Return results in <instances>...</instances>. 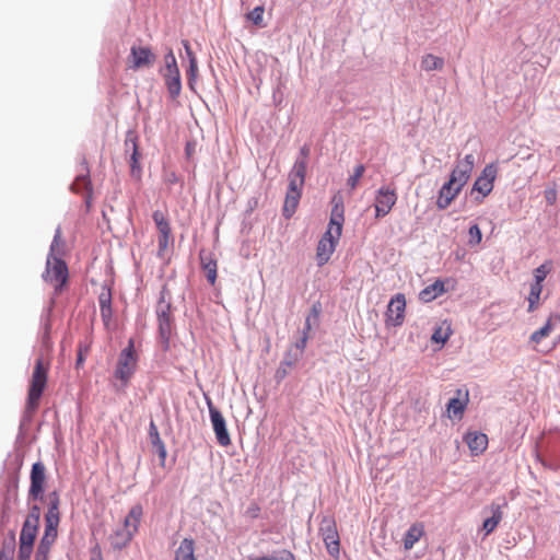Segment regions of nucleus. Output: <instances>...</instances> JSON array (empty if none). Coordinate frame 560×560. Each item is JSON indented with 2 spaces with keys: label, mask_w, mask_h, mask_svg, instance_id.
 I'll return each mask as SVG.
<instances>
[{
  "label": "nucleus",
  "mask_w": 560,
  "mask_h": 560,
  "mask_svg": "<svg viewBox=\"0 0 560 560\" xmlns=\"http://www.w3.org/2000/svg\"><path fill=\"white\" fill-rule=\"evenodd\" d=\"M38 525L24 522L20 534V542L34 545L37 536Z\"/></svg>",
  "instance_id": "c756f323"
},
{
  "label": "nucleus",
  "mask_w": 560,
  "mask_h": 560,
  "mask_svg": "<svg viewBox=\"0 0 560 560\" xmlns=\"http://www.w3.org/2000/svg\"><path fill=\"white\" fill-rule=\"evenodd\" d=\"M397 201L395 189L382 187L375 197V217L382 218L388 214Z\"/></svg>",
  "instance_id": "f8f14e48"
},
{
  "label": "nucleus",
  "mask_w": 560,
  "mask_h": 560,
  "mask_svg": "<svg viewBox=\"0 0 560 560\" xmlns=\"http://www.w3.org/2000/svg\"><path fill=\"white\" fill-rule=\"evenodd\" d=\"M167 298L170 292L163 287L156 310L158 319H171V303L166 301Z\"/></svg>",
  "instance_id": "a878e982"
},
{
  "label": "nucleus",
  "mask_w": 560,
  "mask_h": 560,
  "mask_svg": "<svg viewBox=\"0 0 560 560\" xmlns=\"http://www.w3.org/2000/svg\"><path fill=\"white\" fill-rule=\"evenodd\" d=\"M159 330L162 338L167 341L172 332V320L171 319H158Z\"/></svg>",
  "instance_id": "79ce46f5"
},
{
  "label": "nucleus",
  "mask_w": 560,
  "mask_h": 560,
  "mask_svg": "<svg viewBox=\"0 0 560 560\" xmlns=\"http://www.w3.org/2000/svg\"><path fill=\"white\" fill-rule=\"evenodd\" d=\"M482 240L481 230L477 224L469 228V244L478 245Z\"/></svg>",
  "instance_id": "a18cd8bd"
},
{
  "label": "nucleus",
  "mask_w": 560,
  "mask_h": 560,
  "mask_svg": "<svg viewBox=\"0 0 560 560\" xmlns=\"http://www.w3.org/2000/svg\"><path fill=\"white\" fill-rule=\"evenodd\" d=\"M209 413L213 431L218 443L221 446H229L231 444V438L226 429L225 419L222 413L212 405V401L208 400Z\"/></svg>",
  "instance_id": "9d476101"
},
{
  "label": "nucleus",
  "mask_w": 560,
  "mask_h": 560,
  "mask_svg": "<svg viewBox=\"0 0 560 560\" xmlns=\"http://www.w3.org/2000/svg\"><path fill=\"white\" fill-rule=\"evenodd\" d=\"M174 560H197L195 557V540L184 538L175 550Z\"/></svg>",
  "instance_id": "412c9836"
},
{
  "label": "nucleus",
  "mask_w": 560,
  "mask_h": 560,
  "mask_svg": "<svg viewBox=\"0 0 560 560\" xmlns=\"http://www.w3.org/2000/svg\"><path fill=\"white\" fill-rule=\"evenodd\" d=\"M444 67V59L432 54H427L421 59V68L424 71L441 70Z\"/></svg>",
  "instance_id": "cd10ccee"
},
{
  "label": "nucleus",
  "mask_w": 560,
  "mask_h": 560,
  "mask_svg": "<svg viewBox=\"0 0 560 560\" xmlns=\"http://www.w3.org/2000/svg\"><path fill=\"white\" fill-rule=\"evenodd\" d=\"M300 198L301 191L288 189L283 206V213L285 217L290 218L295 212Z\"/></svg>",
  "instance_id": "bb28decb"
},
{
  "label": "nucleus",
  "mask_w": 560,
  "mask_h": 560,
  "mask_svg": "<svg viewBox=\"0 0 560 560\" xmlns=\"http://www.w3.org/2000/svg\"><path fill=\"white\" fill-rule=\"evenodd\" d=\"M312 315L314 316V318H317L318 315H319V305L318 304H314L313 307H312Z\"/></svg>",
  "instance_id": "bf43d9fd"
},
{
  "label": "nucleus",
  "mask_w": 560,
  "mask_h": 560,
  "mask_svg": "<svg viewBox=\"0 0 560 560\" xmlns=\"http://www.w3.org/2000/svg\"><path fill=\"white\" fill-rule=\"evenodd\" d=\"M143 515V509L140 504L133 505L124 521V527L133 535L138 532V527Z\"/></svg>",
  "instance_id": "aec40b11"
},
{
  "label": "nucleus",
  "mask_w": 560,
  "mask_h": 560,
  "mask_svg": "<svg viewBox=\"0 0 560 560\" xmlns=\"http://www.w3.org/2000/svg\"><path fill=\"white\" fill-rule=\"evenodd\" d=\"M173 244L172 235H159L158 238V256L163 258L170 247Z\"/></svg>",
  "instance_id": "c9c22d12"
},
{
  "label": "nucleus",
  "mask_w": 560,
  "mask_h": 560,
  "mask_svg": "<svg viewBox=\"0 0 560 560\" xmlns=\"http://www.w3.org/2000/svg\"><path fill=\"white\" fill-rule=\"evenodd\" d=\"M132 147H133V152H132V155H131V164H130V167H131V174L132 176H136V177H140L141 175V166L139 164V158H140V153L138 151V147H137V143L136 142H132Z\"/></svg>",
  "instance_id": "4c0bfd02"
},
{
  "label": "nucleus",
  "mask_w": 560,
  "mask_h": 560,
  "mask_svg": "<svg viewBox=\"0 0 560 560\" xmlns=\"http://www.w3.org/2000/svg\"><path fill=\"white\" fill-rule=\"evenodd\" d=\"M139 355L136 351L135 340H128L126 348L118 355L114 377L119 381L120 388H126L138 368Z\"/></svg>",
  "instance_id": "39448f33"
},
{
  "label": "nucleus",
  "mask_w": 560,
  "mask_h": 560,
  "mask_svg": "<svg viewBox=\"0 0 560 560\" xmlns=\"http://www.w3.org/2000/svg\"><path fill=\"white\" fill-rule=\"evenodd\" d=\"M152 218L156 225L159 235H172L170 222L162 211L155 210L152 214Z\"/></svg>",
  "instance_id": "c85d7f7f"
},
{
  "label": "nucleus",
  "mask_w": 560,
  "mask_h": 560,
  "mask_svg": "<svg viewBox=\"0 0 560 560\" xmlns=\"http://www.w3.org/2000/svg\"><path fill=\"white\" fill-rule=\"evenodd\" d=\"M90 351L89 345L79 343L78 346V355H77V362L75 368L80 369L83 365V362L85 360L86 354Z\"/></svg>",
  "instance_id": "49530a36"
},
{
  "label": "nucleus",
  "mask_w": 560,
  "mask_h": 560,
  "mask_svg": "<svg viewBox=\"0 0 560 560\" xmlns=\"http://www.w3.org/2000/svg\"><path fill=\"white\" fill-rule=\"evenodd\" d=\"M497 175L498 167L495 164L491 163L486 165L481 174L477 177L471 188V195L478 192L481 196L480 198H476L478 202H481L482 199L492 191Z\"/></svg>",
  "instance_id": "6e6552de"
},
{
  "label": "nucleus",
  "mask_w": 560,
  "mask_h": 560,
  "mask_svg": "<svg viewBox=\"0 0 560 560\" xmlns=\"http://www.w3.org/2000/svg\"><path fill=\"white\" fill-rule=\"evenodd\" d=\"M165 67L162 70H172L173 68H178L176 57L172 49L167 51L164 56Z\"/></svg>",
  "instance_id": "8fccbe9b"
},
{
  "label": "nucleus",
  "mask_w": 560,
  "mask_h": 560,
  "mask_svg": "<svg viewBox=\"0 0 560 560\" xmlns=\"http://www.w3.org/2000/svg\"><path fill=\"white\" fill-rule=\"evenodd\" d=\"M183 45H184L185 51L189 58V62H191V58H196V56H195L194 51L191 50V47L187 40H183Z\"/></svg>",
  "instance_id": "6e6d98bb"
},
{
  "label": "nucleus",
  "mask_w": 560,
  "mask_h": 560,
  "mask_svg": "<svg viewBox=\"0 0 560 560\" xmlns=\"http://www.w3.org/2000/svg\"><path fill=\"white\" fill-rule=\"evenodd\" d=\"M464 441L475 456L481 455L488 447V436L481 432H468L464 436Z\"/></svg>",
  "instance_id": "2eb2a0df"
},
{
  "label": "nucleus",
  "mask_w": 560,
  "mask_h": 560,
  "mask_svg": "<svg viewBox=\"0 0 560 560\" xmlns=\"http://www.w3.org/2000/svg\"><path fill=\"white\" fill-rule=\"evenodd\" d=\"M91 560H103L102 552L97 547L91 551Z\"/></svg>",
  "instance_id": "4d7b16f0"
},
{
  "label": "nucleus",
  "mask_w": 560,
  "mask_h": 560,
  "mask_svg": "<svg viewBox=\"0 0 560 560\" xmlns=\"http://www.w3.org/2000/svg\"><path fill=\"white\" fill-rule=\"evenodd\" d=\"M71 189L77 194L88 192L86 202L91 197V182L86 175L77 176L75 180L71 185Z\"/></svg>",
  "instance_id": "2f4dec72"
},
{
  "label": "nucleus",
  "mask_w": 560,
  "mask_h": 560,
  "mask_svg": "<svg viewBox=\"0 0 560 560\" xmlns=\"http://www.w3.org/2000/svg\"><path fill=\"white\" fill-rule=\"evenodd\" d=\"M197 74H198L197 58H191V62H189V68L187 70L188 85L190 89H194V83L196 81Z\"/></svg>",
  "instance_id": "a19ab883"
},
{
  "label": "nucleus",
  "mask_w": 560,
  "mask_h": 560,
  "mask_svg": "<svg viewBox=\"0 0 560 560\" xmlns=\"http://www.w3.org/2000/svg\"><path fill=\"white\" fill-rule=\"evenodd\" d=\"M451 332H452V331H451L450 326H447L446 328L438 327V328L434 330V332H433V335H432L431 339H432V341H434V342H436V343H442V345H444V343L448 340V338H450V336H451Z\"/></svg>",
  "instance_id": "e433bc0d"
},
{
  "label": "nucleus",
  "mask_w": 560,
  "mask_h": 560,
  "mask_svg": "<svg viewBox=\"0 0 560 560\" xmlns=\"http://www.w3.org/2000/svg\"><path fill=\"white\" fill-rule=\"evenodd\" d=\"M133 534L124 526L110 536V544L114 548L121 549L132 539Z\"/></svg>",
  "instance_id": "393cba45"
},
{
  "label": "nucleus",
  "mask_w": 560,
  "mask_h": 560,
  "mask_svg": "<svg viewBox=\"0 0 560 560\" xmlns=\"http://www.w3.org/2000/svg\"><path fill=\"white\" fill-rule=\"evenodd\" d=\"M201 267L206 273L207 280L210 284H214L217 280V260H214L211 256L200 255Z\"/></svg>",
  "instance_id": "b1692460"
},
{
  "label": "nucleus",
  "mask_w": 560,
  "mask_h": 560,
  "mask_svg": "<svg viewBox=\"0 0 560 560\" xmlns=\"http://www.w3.org/2000/svg\"><path fill=\"white\" fill-rule=\"evenodd\" d=\"M63 241L61 238V231L60 229L56 230L52 243L50 245V253L49 255L60 257L63 250Z\"/></svg>",
  "instance_id": "f704fd0d"
},
{
  "label": "nucleus",
  "mask_w": 560,
  "mask_h": 560,
  "mask_svg": "<svg viewBox=\"0 0 560 560\" xmlns=\"http://www.w3.org/2000/svg\"><path fill=\"white\" fill-rule=\"evenodd\" d=\"M50 361L43 355L35 361L33 372L28 382L27 397L24 408V417L31 419L37 411L40 398L47 387Z\"/></svg>",
  "instance_id": "20e7f679"
},
{
  "label": "nucleus",
  "mask_w": 560,
  "mask_h": 560,
  "mask_svg": "<svg viewBox=\"0 0 560 560\" xmlns=\"http://www.w3.org/2000/svg\"><path fill=\"white\" fill-rule=\"evenodd\" d=\"M557 323H560V315H550L545 325L530 335V341L534 343H539L544 338L550 336Z\"/></svg>",
  "instance_id": "a211bd4d"
},
{
  "label": "nucleus",
  "mask_w": 560,
  "mask_h": 560,
  "mask_svg": "<svg viewBox=\"0 0 560 560\" xmlns=\"http://www.w3.org/2000/svg\"><path fill=\"white\" fill-rule=\"evenodd\" d=\"M14 555V546H3L0 550V560H12Z\"/></svg>",
  "instance_id": "3c124183"
},
{
  "label": "nucleus",
  "mask_w": 560,
  "mask_h": 560,
  "mask_svg": "<svg viewBox=\"0 0 560 560\" xmlns=\"http://www.w3.org/2000/svg\"><path fill=\"white\" fill-rule=\"evenodd\" d=\"M69 277L67 264L61 257L48 255L44 279L56 290H61Z\"/></svg>",
  "instance_id": "0eeeda50"
},
{
  "label": "nucleus",
  "mask_w": 560,
  "mask_h": 560,
  "mask_svg": "<svg viewBox=\"0 0 560 560\" xmlns=\"http://www.w3.org/2000/svg\"><path fill=\"white\" fill-rule=\"evenodd\" d=\"M30 478L28 498L32 500H43L46 485V467L42 462L33 464Z\"/></svg>",
  "instance_id": "1a4fd4ad"
},
{
  "label": "nucleus",
  "mask_w": 560,
  "mask_h": 560,
  "mask_svg": "<svg viewBox=\"0 0 560 560\" xmlns=\"http://www.w3.org/2000/svg\"><path fill=\"white\" fill-rule=\"evenodd\" d=\"M310 154V148L307 145H303L301 148V156L296 161H304L305 165L307 164V158Z\"/></svg>",
  "instance_id": "5fc2aeb1"
},
{
  "label": "nucleus",
  "mask_w": 560,
  "mask_h": 560,
  "mask_svg": "<svg viewBox=\"0 0 560 560\" xmlns=\"http://www.w3.org/2000/svg\"><path fill=\"white\" fill-rule=\"evenodd\" d=\"M491 512L492 516L485 520L482 524V530H485L486 535L491 534L497 528V526L499 525L503 517L501 505L499 504H492Z\"/></svg>",
  "instance_id": "5701e85b"
},
{
  "label": "nucleus",
  "mask_w": 560,
  "mask_h": 560,
  "mask_svg": "<svg viewBox=\"0 0 560 560\" xmlns=\"http://www.w3.org/2000/svg\"><path fill=\"white\" fill-rule=\"evenodd\" d=\"M475 166L474 154H467L459 160L451 173L450 179L441 187L436 206L439 209H446L459 195L463 187L469 180Z\"/></svg>",
  "instance_id": "f03ea898"
},
{
  "label": "nucleus",
  "mask_w": 560,
  "mask_h": 560,
  "mask_svg": "<svg viewBox=\"0 0 560 560\" xmlns=\"http://www.w3.org/2000/svg\"><path fill=\"white\" fill-rule=\"evenodd\" d=\"M264 13L265 8L262 5L255 7L250 12H248L245 18L250 21L254 25L262 27L264 24Z\"/></svg>",
  "instance_id": "473e14b6"
},
{
  "label": "nucleus",
  "mask_w": 560,
  "mask_h": 560,
  "mask_svg": "<svg viewBox=\"0 0 560 560\" xmlns=\"http://www.w3.org/2000/svg\"><path fill=\"white\" fill-rule=\"evenodd\" d=\"M364 166L363 165H358L354 170V173L353 175H351L349 178H348V185L350 186L351 189H354L360 180V178L363 176L364 174Z\"/></svg>",
  "instance_id": "c03bdc74"
},
{
  "label": "nucleus",
  "mask_w": 560,
  "mask_h": 560,
  "mask_svg": "<svg viewBox=\"0 0 560 560\" xmlns=\"http://www.w3.org/2000/svg\"><path fill=\"white\" fill-rule=\"evenodd\" d=\"M151 429L154 430L153 444H155L158 446L161 465L164 466L165 459H166V448H165V445L161 441V439L159 436V433H158V431H156V429H155L153 423H151Z\"/></svg>",
  "instance_id": "58836bf2"
},
{
  "label": "nucleus",
  "mask_w": 560,
  "mask_h": 560,
  "mask_svg": "<svg viewBox=\"0 0 560 560\" xmlns=\"http://www.w3.org/2000/svg\"><path fill=\"white\" fill-rule=\"evenodd\" d=\"M155 61V55L150 47L133 45L128 57V67L132 70L151 67Z\"/></svg>",
  "instance_id": "9b49d317"
},
{
  "label": "nucleus",
  "mask_w": 560,
  "mask_h": 560,
  "mask_svg": "<svg viewBox=\"0 0 560 560\" xmlns=\"http://www.w3.org/2000/svg\"><path fill=\"white\" fill-rule=\"evenodd\" d=\"M194 148H192V143L191 142H188L187 143V147H186V153L187 155H190L191 152H192Z\"/></svg>",
  "instance_id": "052dcab7"
},
{
  "label": "nucleus",
  "mask_w": 560,
  "mask_h": 560,
  "mask_svg": "<svg viewBox=\"0 0 560 560\" xmlns=\"http://www.w3.org/2000/svg\"><path fill=\"white\" fill-rule=\"evenodd\" d=\"M276 560H296V559L290 550H282L280 552L279 558H276Z\"/></svg>",
  "instance_id": "864d4df0"
},
{
  "label": "nucleus",
  "mask_w": 560,
  "mask_h": 560,
  "mask_svg": "<svg viewBox=\"0 0 560 560\" xmlns=\"http://www.w3.org/2000/svg\"><path fill=\"white\" fill-rule=\"evenodd\" d=\"M287 375V370L285 369H282V368H279L276 372V377L278 380H282L283 377H285Z\"/></svg>",
  "instance_id": "13d9d810"
},
{
  "label": "nucleus",
  "mask_w": 560,
  "mask_h": 560,
  "mask_svg": "<svg viewBox=\"0 0 560 560\" xmlns=\"http://www.w3.org/2000/svg\"><path fill=\"white\" fill-rule=\"evenodd\" d=\"M312 329V326H311V320H310V317L306 318V322H305V326H304V329H303V332H302V337L301 339L295 343V347L301 351L303 352L305 347H306V343H307V340H308V332L310 330Z\"/></svg>",
  "instance_id": "ea45409f"
},
{
  "label": "nucleus",
  "mask_w": 560,
  "mask_h": 560,
  "mask_svg": "<svg viewBox=\"0 0 560 560\" xmlns=\"http://www.w3.org/2000/svg\"><path fill=\"white\" fill-rule=\"evenodd\" d=\"M100 308L112 306V292L104 288L98 295Z\"/></svg>",
  "instance_id": "de8ad7c7"
},
{
  "label": "nucleus",
  "mask_w": 560,
  "mask_h": 560,
  "mask_svg": "<svg viewBox=\"0 0 560 560\" xmlns=\"http://www.w3.org/2000/svg\"><path fill=\"white\" fill-rule=\"evenodd\" d=\"M48 510L45 514V530L38 544L35 560H48L52 545L58 536V526L60 523V498L57 491L48 493Z\"/></svg>",
  "instance_id": "7ed1b4c3"
},
{
  "label": "nucleus",
  "mask_w": 560,
  "mask_h": 560,
  "mask_svg": "<svg viewBox=\"0 0 560 560\" xmlns=\"http://www.w3.org/2000/svg\"><path fill=\"white\" fill-rule=\"evenodd\" d=\"M328 229L318 242L316 260L319 267L328 262L342 233L345 208L341 198H334Z\"/></svg>",
  "instance_id": "f257e3e1"
},
{
  "label": "nucleus",
  "mask_w": 560,
  "mask_h": 560,
  "mask_svg": "<svg viewBox=\"0 0 560 560\" xmlns=\"http://www.w3.org/2000/svg\"><path fill=\"white\" fill-rule=\"evenodd\" d=\"M305 162L296 161L289 174V187L290 190L301 191L305 179Z\"/></svg>",
  "instance_id": "f3484780"
},
{
  "label": "nucleus",
  "mask_w": 560,
  "mask_h": 560,
  "mask_svg": "<svg viewBox=\"0 0 560 560\" xmlns=\"http://www.w3.org/2000/svg\"><path fill=\"white\" fill-rule=\"evenodd\" d=\"M424 535V525L421 522L413 523L405 534L404 547L410 550Z\"/></svg>",
  "instance_id": "6ab92c4d"
},
{
  "label": "nucleus",
  "mask_w": 560,
  "mask_h": 560,
  "mask_svg": "<svg viewBox=\"0 0 560 560\" xmlns=\"http://www.w3.org/2000/svg\"><path fill=\"white\" fill-rule=\"evenodd\" d=\"M319 535L323 538L327 552L334 558L340 556V537L336 521L332 516H324L319 524Z\"/></svg>",
  "instance_id": "423d86ee"
},
{
  "label": "nucleus",
  "mask_w": 560,
  "mask_h": 560,
  "mask_svg": "<svg viewBox=\"0 0 560 560\" xmlns=\"http://www.w3.org/2000/svg\"><path fill=\"white\" fill-rule=\"evenodd\" d=\"M40 515H42L40 508L38 505H33L30 509V513H28L25 522L39 525Z\"/></svg>",
  "instance_id": "09e8293b"
},
{
  "label": "nucleus",
  "mask_w": 560,
  "mask_h": 560,
  "mask_svg": "<svg viewBox=\"0 0 560 560\" xmlns=\"http://www.w3.org/2000/svg\"><path fill=\"white\" fill-rule=\"evenodd\" d=\"M405 310H406V298L401 293H397L393 296L387 306V323H390L394 326H400L405 318Z\"/></svg>",
  "instance_id": "ddd939ff"
},
{
  "label": "nucleus",
  "mask_w": 560,
  "mask_h": 560,
  "mask_svg": "<svg viewBox=\"0 0 560 560\" xmlns=\"http://www.w3.org/2000/svg\"><path fill=\"white\" fill-rule=\"evenodd\" d=\"M469 401L468 390L458 388L456 397L448 400L446 411L451 419H462Z\"/></svg>",
  "instance_id": "4468645a"
},
{
  "label": "nucleus",
  "mask_w": 560,
  "mask_h": 560,
  "mask_svg": "<svg viewBox=\"0 0 560 560\" xmlns=\"http://www.w3.org/2000/svg\"><path fill=\"white\" fill-rule=\"evenodd\" d=\"M542 292V284L532 283L528 294V312H534L538 308L540 303V294Z\"/></svg>",
  "instance_id": "7c9ffc66"
},
{
  "label": "nucleus",
  "mask_w": 560,
  "mask_h": 560,
  "mask_svg": "<svg viewBox=\"0 0 560 560\" xmlns=\"http://www.w3.org/2000/svg\"><path fill=\"white\" fill-rule=\"evenodd\" d=\"M101 310V316L106 327L109 326L112 316H113V310L112 306L103 307Z\"/></svg>",
  "instance_id": "603ef678"
},
{
  "label": "nucleus",
  "mask_w": 560,
  "mask_h": 560,
  "mask_svg": "<svg viewBox=\"0 0 560 560\" xmlns=\"http://www.w3.org/2000/svg\"><path fill=\"white\" fill-rule=\"evenodd\" d=\"M34 545L31 544H19L18 560H30L33 553Z\"/></svg>",
  "instance_id": "37998d69"
},
{
  "label": "nucleus",
  "mask_w": 560,
  "mask_h": 560,
  "mask_svg": "<svg viewBox=\"0 0 560 560\" xmlns=\"http://www.w3.org/2000/svg\"><path fill=\"white\" fill-rule=\"evenodd\" d=\"M552 269V262L546 261L534 270V283L542 284L544 280Z\"/></svg>",
  "instance_id": "72a5a7b5"
},
{
  "label": "nucleus",
  "mask_w": 560,
  "mask_h": 560,
  "mask_svg": "<svg viewBox=\"0 0 560 560\" xmlns=\"http://www.w3.org/2000/svg\"><path fill=\"white\" fill-rule=\"evenodd\" d=\"M445 292L444 282L442 280H436L434 283L425 287L419 294L420 300L423 302H431L438 296L442 295Z\"/></svg>",
  "instance_id": "4be33fe9"
},
{
  "label": "nucleus",
  "mask_w": 560,
  "mask_h": 560,
  "mask_svg": "<svg viewBox=\"0 0 560 560\" xmlns=\"http://www.w3.org/2000/svg\"><path fill=\"white\" fill-rule=\"evenodd\" d=\"M162 75L167 88L170 96L174 100L182 91L180 73L178 68L172 70H162Z\"/></svg>",
  "instance_id": "dca6fc26"
}]
</instances>
